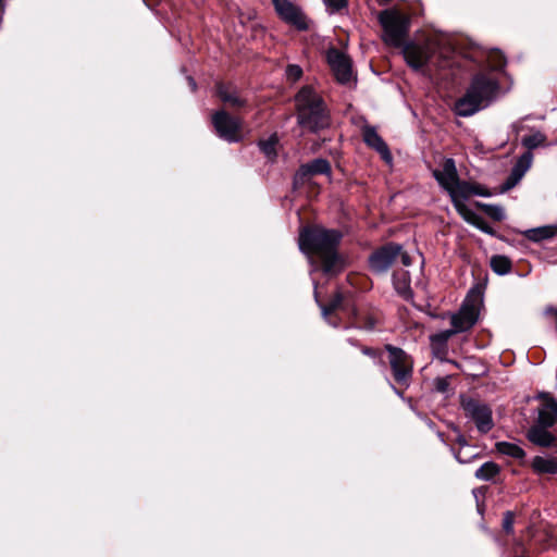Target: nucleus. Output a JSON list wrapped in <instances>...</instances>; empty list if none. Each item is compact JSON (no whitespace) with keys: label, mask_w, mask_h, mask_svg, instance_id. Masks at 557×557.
<instances>
[{"label":"nucleus","mask_w":557,"mask_h":557,"mask_svg":"<svg viewBox=\"0 0 557 557\" xmlns=\"http://www.w3.org/2000/svg\"><path fill=\"white\" fill-rule=\"evenodd\" d=\"M459 333L457 329L454 326L450 330H445L436 335L433 336L434 341H438L441 343L447 342L453 335Z\"/></svg>","instance_id":"nucleus-36"},{"label":"nucleus","mask_w":557,"mask_h":557,"mask_svg":"<svg viewBox=\"0 0 557 557\" xmlns=\"http://www.w3.org/2000/svg\"><path fill=\"white\" fill-rule=\"evenodd\" d=\"M499 470L500 468L498 465L487 461L475 471V478L483 481H490L499 473Z\"/></svg>","instance_id":"nucleus-27"},{"label":"nucleus","mask_w":557,"mask_h":557,"mask_svg":"<svg viewBox=\"0 0 557 557\" xmlns=\"http://www.w3.org/2000/svg\"><path fill=\"white\" fill-rule=\"evenodd\" d=\"M433 176L437 183L447 191L459 180L455 161L446 159L441 170H434Z\"/></svg>","instance_id":"nucleus-14"},{"label":"nucleus","mask_w":557,"mask_h":557,"mask_svg":"<svg viewBox=\"0 0 557 557\" xmlns=\"http://www.w3.org/2000/svg\"><path fill=\"white\" fill-rule=\"evenodd\" d=\"M401 253V245L388 243L369 257L370 269L375 273H384Z\"/></svg>","instance_id":"nucleus-10"},{"label":"nucleus","mask_w":557,"mask_h":557,"mask_svg":"<svg viewBox=\"0 0 557 557\" xmlns=\"http://www.w3.org/2000/svg\"><path fill=\"white\" fill-rule=\"evenodd\" d=\"M531 467L536 474H557V458L535 456Z\"/></svg>","instance_id":"nucleus-20"},{"label":"nucleus","mask_w":557,"mask_h":557,"mask_svg":"<svg viewBox=\"0 0 557 557\" xmlns=\"http://www.w3.org/2000/svg\"><path fill=\"white\" fill-rule=\"evenodd\" d=\"M367 329L371 330L374 327V324L371 322L368 326H366Z\"/></svg>","instance_id":"nucleus-45"},{"label":"nucleus","mask_w":557,"mask_h":557,"mask_svg":"<svg viewBox=\"0 0 557 557\" xmlns=\"http://www.w3.org/2000/svg\"><path fill=\"white\" fill-rule=\"evenodd\" d=\"M218 95L220 99L231 108H240L246 104V100L231 86L220 84L218 86Z\"/></svg>","instance_id":"nucleus-21"},{"label":"nucleus","mask_w":557,"mask_h":557,"mask_svg":"<svg viewBox=\"0 0 557 557\" xmlns=\"http://www.w3.org/2000/svg\"><path fill=\"white\" fill-rule=\"evenodd\" d=\"M385 349L388 352V362L395 383L401 388L409 387L413 371L411 357L393 345H386Z\"/></svg>","instance_id":"nucleus-5"},{"label":"nucleus","mask_w":557,"mask_h":557,"mask_svg":"<svg viewBox=\"0 0 557 557\" xmlns=\"http://www.w3.org/2000/svg\"><path fill=\"white\" fill-rule=\"evenodd\" d=\"M302 75V70L299 65L290 64L286 69V76L288 79L296 82Z\"/></svg>","instance_id":"nucleus-34"},{"label":"nucleus","mask_w":557,"mask_h":557,"mask_svg":"<svg viewBox=\"0 0 557 557\" xmlns=\"http://www.w3.org/2000/svg\"><path fill=\"white\" fill-rule=\"evenodd\" d=\"M462 408L466 416L475 423L476 429L481 433H487L493 429L492 410L487 405L474 399H467L462 401Z\"/></svg>","instance_id":"nucleus-7"},{"label":"nucleus","mask_w":557,"mask_h":557,"mask_svg":"<svg viewBox=\"0 0 557 557\" xmlns=\"http://www.w3.org/2000/svg\"><path fill=\"white\" fill-rule=\"evenodd\" d=\"M496 448L498 453L512 457L515 459H521L525 456L524 450L513 443L499 442L496 444Z\"/></svg>","instance_id":"nucleus-26"},{"label":"nucleus","mask_w":557,"mask_h":557,"mask_svg":"<svg viewBox=\"0 0 557 557\" xmlns=\"http://www.w3.org/2000/svg\"><path fill=\"white\" fill-rule=\"evenodd\" d=\"M342 233L321 226L302 227L298 245L313 265V271L321 269L327 276H335L345 269V261L338 253Z\"/></svg>","instance_id":"nucleus-1"},{"label":"nucleus","mask_w":557,"mask_h":557,"mask_svg":"<svg viewBox=\"0 0 557 557\" xmlns=\"http://www.w3.org/2000/svg\"><path fill=\"white\" fill-rule=\"evenodd\" d=\"M478 315V306L474 302L467 299L461 306L460 310L451 315V326L457 329L459 333L466 332L475 324Z\"/></svg>","instance_id":"nucleus-12"},{"label":"nucleus","mask_w":557,"mask_h":557,"mask_svg":"<svg viewBox=\"0 0 557 557\" xmlns=\"http://www.w3.org/2000/svg\"><path fill=\"white\" fill-rule=\"evenodd\" d=\"M398 258H400L401 263L405 267H409L412 263L410 256L406 251H404L403 249H401V253L398 256Z\"/></svg>","instance_id":"nucleus-39"},{"label":"nucleus","mask_w":557,"mask_h":557,"mask_svg":"<svg viewBox=\"0 0 557 557\" xmlns=\"http://www.w3.org/2000/svg\"><path fill=\"white\" fill-rule=\"evenodd\" d=\"M434 386L436 391L445 393L449 387V381L447 377H437L434 381Z\"/></svg>","instance_id":"nucleus-37"},{"label":"nucleus","mask_w":557,"mask_h":557,"mask_svg":"<svg viewBox=\"0 0 557 557\" xmlns=\"http://www.w3.org/2000/svg\"><path fill=\"white\" fill-rule=\"evenodd\" d=\"M533 161V154L531 151H525L520 156L517 163L511 170V173L504 184V190H508L516 186L518 182L523 177L527 171L531 168Z\"/></svg>","instance_id":"nucleus-13"},{"label":"nucleus","mask_w":557,"mask_h":557,"mask_svg":"<svg viewBox=\"0 0 557 557\" xmlns=\"http://www.w3.org/2000/svg\"><path fill=\"white\" fill-rule=\"evenodd\" d=\"M435 47L432 41L423 44L409 42L403 46L406 62L414 70L422 69L432 58Z\"/></svg>","instance_id":"nucleus-9"},{"label":"nucleus","mask_w":557,"mask_h":557,"mask_svg":"<svg viewBox=\"0 0 557 557\" xmlns=\"http://www.w3.org/2000/svg\"><path fill=\"white\" fill-rule=\"evenodd\" d=\"M457 212L468 223L475 225L480 230L487 232V228L484 226L483 219L476 214L472 209H470L466 203H457L454 206Z\"/></svg>","instance_id":"nucleus-22"},{"label":"nucleus","mask_w":557,"mask_h":557,"mask_svg":"<svg viewBox=\"0 0 557 557\" xmlns=\"http://www.w3.org/2000/svg\"><path fill=\"white\" fill-rule=\"evenodd\" d=\"M513 522L515 516L511 511H507L503 519V529L507 533H511L513 531Z\"/></svg>","instance_id":"nucleus-35"},{"label":"nucleus","mask_w":557,"mask_h":557,"mask_svg":"<svg viewBox=\"0 0 557 557\" xmlns=\"http://www.w3.org/2000/svg\"><path fill=\"white\" fill-rule=\"evenodd\" d=\"M326 59L339 84H348L352 79V64L347 54L332 48L327 51Z\"/></svg>","instance_id":"nucleus-11"},{"label":"nucleus","mask_w":557,"mask_h":557,"mask_svg":"<svg viewBox=\"0 0 557 557\" xmlns=\"http://www.w3.org/2000/svg\"><path fill=\"white\" fill-rule=\"evenodd\" d=\"M391 386H392L393 391H394L398 396H400V397L403 396V392L398 391V389H397V387H396L395 385L391 384Z\"/></svg>","instance_id":"nucleus-42"},{"label":"nucleus","mask_w":557,"mask_h":557,"mask_svg":"<svg viewBox=\"0 0 557 557\" xmlns=\"http://www.w3.org/2000/svg\"><path fill=\"white\" fill-rule=\"evenodd\" d=\"M188 82H189L191 90L195 91L196 90V82L194 81L193 77H188Z\"/></svg>","instance_id":"nucleus-41"},{"label":"nucleus","mask_w":557,"mask_h":557,"mask_svg":"<svg viewBox=\"0 0 557 557\" xmlns=\"http://www.w3.org/2000/svg\"><path fill=\"white\" fill-rule=\"evenodd\" d=\"M556 227L553 226H543L537 228H532L527 231L525 235L529 239L534 242H540L542 239H547L553 237L556 234Z\"/></svg>","instance_id":"nucleus-28"},{"label":"nucleus","mask_w":557,"mask_h":557,"mask_svg":"<svg viewBox=\"0 0 557 557\" xmlns=\"http://www.w3.org/2000/svg\"><path fill=\"white\" fill-rule=\"evenodd\" d=\"M498 82L485 73H479L473 78L467 92L455 103L454 111L459 116H471L485 108L496 96Z\"/></svg>","instance_id":"nucleus-2"},{"label":"nucleus","mask_w":557,"mask_h":557,"mask_svg":"<svg viewBox=\"0 0 557 557\" xmlns=\"http://www.w3.org/2000/svg\"><path fill=\"white\" fill-rule=\"evenodd\" d=\"M212 124L216 134L228 143L239 141L240 136V121L231 116L225 111H218L212 116Z\"/></svg>","instance_id":"nucleus-8"},{"label":"nucleus","mask_w":557,"mask_h":557,"mask_svg":"<svg viewBox=\"0 0 557 557\" xmlns=\"http://www.w3.org/2000/svg\"><path fill=\"white\" fill-rule=\"evenodd\" d=\"M278 143V138L276 134H272L269 138L259 141V148L263 152V154L270 160H275L276 145Z\"/></svg>","instance_id":"nucleus-24"},{"label":"nucleus","mask_w":557,"mask_h":557,"mask_svg":"<svg viewBox=\"0 0 557 557\" xmlns=\"http://www.w3.org/2000/svg\"><path fill=\"white\" fill-rule=\"evenodd\" d=\"M379 20L384 30V41L393 47H403L408 32V21L391 10L381 12Z\"/></svg>","instance_id":"nucleus-4"},{"label":"nucleus","mask_w":557,"mask_h":557,"mask_svg":"<svg viewBox=\"0 0 557 557\" xmlns=\"http://www.w3.org/2000/svg\"><path fill=\"white\" fill-rule=\"evenodd\" d=\"M280 18L298 30H307L309 25L301 8L290 0H272Z\"/></svg>","instance_id":"nucleus-6"},{"label":"nucleus","mask_w":557,"mask_h":557,"mask_svg":"<svg viewBox=\"0 0 557 557\" xmlns=\"http://www.w3.org/2000/svg\"><path fill=\"white\" fill-rule=\"evenodd\" d=\"M490 264L492 270L498 275L508 274L511 271L512 262L504 255H495L491 258Z\"/></svg>","instance_id":"nucleus-23"},{"label":"nucleus","mask_w":557,"mask_h":557,"mask_svg":"<svg viewBox=\"0 0 557 557\" xmlns=\"http://www.w3.org/2000/svg\"><path fill=\"white\" fill-rule=\"evenodd\" d=\"M298 123L311 132L329 126V116L321 97L310 86L302 87L296 95Z\"/></svg>","instance_id":"nucleus-3"},{"label":"nucleus","mask_w":557,"mask_h":557,"mask_svg":"<svg viewBox=\"0 0 557 557\" xmlns=\"http://www.w3.org/2000/svg\"><path fill=\"white\" fill-rule=\"evenodd\" d=\"M361 351L363 355L370 356V357H376L377 352L376 350L370 348V347H362Z\"/></svg>","instance_id":"nucleus-40"},{"label":"nucleus","mask_w":557,"mask_h":557,"mask_svg":"<svg viewBox=\"0 0 557 557\" xmlns=\"http://www.w3.org/2000/svg\"><path fill=\"white\" fill-rule=\"evenodd\" d=\"M331 165L325 159H314L313 161L302 164L295 175L296 181H302L308 176L317 174H330Z\"/></svg>","instance_id":"nucleus-17"},{"label":"nucleus","mask_w":557,"mask_h":557,"mask_svg":"<svg viewBox=\"0 0 557 557\" xmlns=\"http://www.w3.org/2000/svg\"><path fill=\"white\" fill-rule=\"evenodd\" d=\"M545 140L546 136L542 132L536 131L531 135L524 136L521 144L528 149V151H531L532 149L544 145Z\"/></svg>","instance_id":"nucleus-29"},{"label":"nucleus","mask_w":557,"mask_h":557,"mask_svg":"<svg viewBox=\"0 0 557 557\" xmlns=\"http://www.w3.org/2000/svg\"><path fill=\"white\" fill-rule=\"evenodd\" d=\"M549 426H544L540 424H534L528 431L527 437L534 445L541 447H550L554 445L556 438L555 436L547 430Z\"/></svg>","instance_id":"nucleus-18"},{"label":"nucleus","mask_w":557,"mask_h":557,"mask_svg":"<svg viewBox=\"0 0 557 557\" xmlns=\"http://www.w3.org/2000/svg\"><path fill=\"white\" fill-rule=\"evenodd\" d=\"M363 140L369 147L376 150L386 163L392 162V160H393L392 153H391L386 143L383 140V138L377 134V132L373 127H370V126L364 127Z\"/></svg>","instance_id":"nucleus-15"},{"label":"nucleus","mask_w":557,"mask_h":557,"mask_svg":"<svg viewBox=\"0 0 557 557\" xmlns=\"http://www.w3.org/2000/svg\"><path fill=\"white\" fill-rule=\"evenodd\" d=\"M458 443L460 444L461 449H459L458 451L455 453V458L460 463H468V462H470L471 459L473 457H475V454H468V453H463L462 451L463 448L468 447L467 442H466V440L462 436H460L458 438Z\"/></svg>","instance_id":"nucleus-32"},{"label":"nucleus","mask_w":557,"mask_h":557,"mask_svg":"<svg viewBox=\"0 0 557 557\" xmlns=\"http://www.w3.org/2000/svg\"><path fill=\"white\" fill-rule=\"evenodd\" d=\"M512 127H513V129H515L517 133L519 132V127H518V125H517V124H513V125H512Z\"/></svg>","instance_id":"nucleus-44"},{"label":"nucleus","mask_w":557,"mask_h":557,"mask_svg":"<svg viewBox=\"0 0 557 557\" xmlns=\"http://www.w3.org/2000/svg\"><path fill=\"white\" fill-rule=\"evenodd\" d=\"M488 63L493 71H500L506 64V59L498 50H494L488 55Z\"/></svg>","instance_id":"nucleus-31"},{"label":"nucleus","mask_w":557,"mask_h":557,"mask_svg":"<svg viewBox=\"0 0 557 557\" xmlns=\"http://www.w3.org/2000/svg\"><path fill=\"white\" fill-rule=\"evenodd\" d=\"M325 5L332 8L335 11L341 10L345 7L346 0H323Z\"/></svg>","instance_id":"nucleus-38"},{"label":"nucleus","mask_w":557,"mask_h":557,"mask_svg":"<svg viewBox=\"0 0 557 557\" xmlns=\"http://www.w3.org/2000/svg\"><path fill=\"white\" fill-rule=\"evenodd\" d=\"M3 12V3H2V0H0V13Z\"/></svg>","instance_id":"nucleus-43"},{"label":"nucleus","mask_w":557,"mask_h":557,"mask_svg":"<svg viewBox=\"0 0 557 557\" xmlns=\"http://www.w3.org/2000/svg\"><path fill=\"white\" fill-rule=\"evenodd\" d=\"M342 295L336 294L327 305H320L323 315L327 317L333 311L337 310L342 305Z\"/></svg>","instance_id":"nucleus-33"},{"label":"nucleus","mask_w":557,"mask_h":557,"mask_svg":"<svg viewBox=\"0 0 557 557\" xmlns=\"http://www.w3.org/2000/svg\"><path fill=\"white\" fill-rule=\"evenodd\" d=\"M484 212L495 221H502L505 219V211L503 207L497 205H480Z\"/></svg>","instance_id":"nucleus-30"},{"label":"nucleus","mask_w":557,"mask_h":557,"mask_svg":"<svg viewBox=\"0 0 557 557\" xmlns=\"http://www.w3.org/2000/svg\"><path fill=\"white\" fill-rule=\"evenodd\" d=\"M447 193L449 194L454 206H457L458 202L466 203V200L471 195H482L478 186L471 185L467 182H461L460 180H458L456 185H453Z\"/></svg>","instance_id":"nucleus-16"},{"label":"nucleus","mask_w":557,"mask_h":557,"mask_svg":"<svg viewBox=\"0 0 557 557\" xmlns=\"http://www.w3.org/2000/svg\"><path fill=\"white\" fill-rule=\"evenodd\" d=\"M393 283L400 295L406 296L410 292V276L407 271L395 272Z\"/></svg>","instance_id":"nucleus-25"},{"label":"nucleus","mask_w":557,"mask_h":557,"mask_svg":"<svg viewBox=\"0 0 557 557\" xmlns=\"http://www.w3.org/2000/svg\"><path fill=\"white\" fill-rule=\"evenodd\" d=\"M557 420V401L549 397L539 409L536 424L544 426H553Z\"/></svg>","instance_id":"nucleus-19"}]
</instances>
